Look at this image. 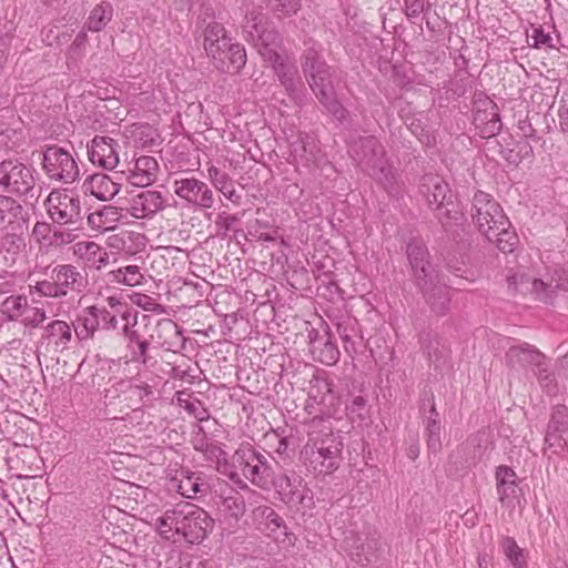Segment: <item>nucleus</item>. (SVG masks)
<instances>
[{
    "label": "nucleus",
    "instance_id": "f704fd0d",
    "mask_svg": "<svg viewBox=\"0 0 568 568\" xmlns=\"http://www.w3.org/2000/svg\"><path fill=\"white\" fill-rule=\"evenodd\" d=\"M549 446L564 445L568 443V408L564 405L556 406L552 410L551 418L548 423V428L545 437Z\"/></svg>",
    "mask_w": 568,
    "mask_h": 568
},
{
    "label": "nucleus",
    "instance_id": "58836bf2",
    "mask_svg": "<svg viewBox=\"0 0 568 568\" xmlns=\"http://www.w3.org/2000/svg\"><path fill=\"white\" fill-rule=\"evenodd\" d=\"M92 313L91 306L83 308L73 323L72 329L80 343L93 339L95 332L100 329L95 315Z\"/></svg>",
    "mask_w": 568,
    "mask_h": 568
},
{
    "label": "nucleus",
    "instance_id": "a19ab883",
    "mask_svg": "<svg viewBox=\"0 0 568 568\" xmlns=\"http://www.w3.org/2000/svg\"><path fill=\"white\" fill-rule=\"evenodd\" d=\"M113 14V6L109 1H101L90 11L84 28L91 32H100L111 22Z\"/></svg>",
    "mask_w": 568,
    "mask_h": 568
},
{
    "label": "nucleus",
    "instance_id": "72a5a7b5",
    "mask_svg": "<svg viewBox=\"0 0 568 568\" xmlns=\"http://www.w3.org/2000/svg\"><path fill=\"white\" fill-rule=\"evenodd\" d=\"M250 41L254 43L258 53L266 62L278 61L282 48V37L275 29H263Z\"/></svg>",
    "mask_w": 568,
    "mask_h": 568
},
{
    "label": "nucleus",
    "instance_id": "9d476101",
    "mask_svg": "<svg viewBox=\"0 0 568 568\" xmlns=\"http://www.w3.org/2000/svg\"><path fill=\"white\" fill-rule=\"evenodd\" d=\"M44 206L53 224L75 225L82 221L80 199L67 190H52L44 202Z\"/></svg>",
    "mask_w": 568,
    "mask_h": 568
},
{
    "label": "nucleus",
    "instance_id": "dca6fc26",
    "mask_svg": "<svg viewBox=\"0 0 568 568\" xmlns=\"http://www.w3.org/2000/svg\"><path fill=\"white\" fill-rule=\"evenodd\" d=\"M170 491H176L184 498H201L210 490L207 476L202 471L181 468L168 483Z\"/></svg>",
    "mask_w": 568,
    "mask_h": 568
},
{
    "label": "nucleus",
    "instance_id": "0e129e2a",
    "mask_svg": "<svg viewBox=\"0 0 568 568\" xmlns=\"http://www.w3.org/2000/svg\"><path fill=\"white\" fill-rule=\"evenodd\" d=\"M179 404L199 422H204L210 418L209 410L204 407V404L200 399H183L181 395L178 396Z\"/></svg>",
    "mask_w": 568,
    "mask_h": 568
},
{
    "label": "nucleus",
    "instance_id": "b1692460",
    "mask_svg": "<svg viewBox=\"0 0 568 568\" xmlns=\"http://www.w3.org/2000/svg\"><path fill=\"white\" fill-rule=\"evenodd\" d=\"M197 26L203 28V48L207 57L210 59H220L231 40L224 26L214 20L205 23V19H201Z\"/></svg>",
    "mask_w": 568,
    "mask_h": 568
},
{
    "label": "nucleus",
    "instance_id": "f257e3e1",
    "mask_svg": "<svg viewBox=\"0 0 568 568\" xmlns=\"http://www.w3.org/2000/svg\"><path fill=\"white\" fill-rule=\"evenodd\" d=\"M306 442L301 449V460L315 476H326L338 469L344 444L333 430L332 422L314 416L303 423Z\"/></svg>",
    "mask_w": 568,
    "mask_h": 568
},
{
    "label": "nucleus",
    "instance_id": "2f4dec72",
    "mask_svg": "<svg viewBox=\"0 0 568 568\" xmlns=\"http://www.w3.org/2000/svg\"><path fill=\"white\" fill-rule=\"evenodd\" d=\"M159 163L150 155H142L129 169V182L134 186L145 187L154 183L159 174Z\"/></svg>",
    "mask_w": 568,
    "mask_h": 568
},
{
    "label": "nucleus",
    "instance_id": "f03ea898",
    "mask_svg": "<svg viewBox=\"0 0 568 568\" xmlns=\"http://www.w3.org/2000/svg\"><path fill=\"white\" fill-rule=\"evenodd\" d=\"M159 535L168 540L182 537L190 544L202 542L213 529L214 520L207 511L191 503H180L155 518Z\"/></svg>",
    "mask_w": 568,
    "mask_h": 568
},
{
    "label": "nucleus",
    "instance_id": "cd10ccee",
    "mask_svg": "<svg viewBox=\"0 0 568 568\" xmlns=\"http://www.w3.org/2000/svg\"><path fill=\"white\" fill-rule=\"evenodd\" d=\"M418 343L423 355L436 367L444 364L449 355V347L437 333L425 328L419 333Z\"/></svg>",
    "mask_w": 568,
    "mask_h": 568
},
{
    "label": "nucleus",
    "instance_id": "603ef678",
    "mask_svg": "<svg viewBox=\"0 0 568 568\" xmlns=\"http://www.w3.org/2000/svg\"><path fill=\"white\" fill-rule=\"evenodd\" d=\"M53 226L52 236H50L49 246L61 247L74 242L79 237L80 224Z\"/></svg>",
    "mask_w": 568,
    "mask_h": 568
},
{
    "label": "nucleus",
    "instance_id": "39448f33",
    "mask_svg": "<svg viewBox=\"0 0 568 568\" xmlns=\"http://www.w3.org/2000/svg\"><path fill=\"white\" fill-rule=\"evenodd\" d=\"M124 324L121 328L125 339L126 351L130 353L131 361L140 364H146L150 361L149 349L154 341L153 321L149 315L139 316V312L124 315Z\"/></svg>",
    "mask_w": 568,
    "mask_h": 568
},
{
    "label": "nucleus",
    "instance_id": "6ab92c4d",
    "mask_svg": "<svg viewBox=\"0 0 568 568\" xmlns=\"http://www.w3.org/2000/svg\"><path fill=\"white\" fill-rule=\"evenodd\" d=\"M118 141L109 136H94L88 145V158L93 165L113 170L119 164Z\"/></svg>",
    "mask_w": 568,
    "mask_h": 568
},
{
    "label": "nucleus",
    "instance_id": "8fccbe9b",
    "mask_svg": "<svg viewBox=\"0 0 568 568\" xmlns=\"http://www.w3.org/2000/svg\"><path fill=\"white\" fill-rule=\"evenodd\" d=\"M559 85L558 80H552L546 87H538V90L532 94V100L539 104L540 110L548 111L554 106L556 95L559 92Z\"/></svg>",
    "mask_w": 568,
    "mask_h": 568
},
{
    "label": "nucleus",
    "instance_id": "f8f14e48",
    "mask_svg": "<svg viewBox=\"0 0 568 568\" xmlns=\"http://www.w3.org/2000/svg\"><path fill=\"white\" fill-rule=\"evenodd\" d=\"M75 336L72 325L63 320H51L44 326L37 342V353L57 355L71 348Z\"/></svg>",
    "mask_w": 568,
    "mask_h": 568
},
{
    "label": "nucleus",
    "instance_id": "bf43d9fd",
    "mask_svg": "<svg viewBox=\"0 0 568 568\" xmlns=\"http://www.w3.org/2000/svg\"><path fill=\"white\" fill-rule=\"evenodd\" d=\"M131 134L134 141L142 148L155 145L159 139L158 131L149 124H134Z\"/></svg>",
    "mask_w": 568,
    "mask_h": 568
},
{
    "label": "nucleus",
    "instance_id": "338daca9",
    "mask_svg": "<svg viewBox=\"0 0 568 568\" xmlns=\"http://www.w3.org/2000/svg\"><path fill=\"white\" fill-rule=\"evenodd\" d=\"M555 287L552 285V282L550 284L545 283L542 280L529 278V284L526 287V291H530L531 294L535 295L537 300L548 302V300L551 297L549 292L551 288Z\"/></svg>",
    "mask_w": 568,
    "mask_h": 568
},
{
    "label": "nucleus",
    "instance_id": "4c0bfd02",
    "mask_svg": "<svg viewBox=\"0 0 568 568\" xmlns=\"http://www.w3.org/2000/svg\"><path fill=\"white\" fill-rule=\"evenodd\" d=\"M211 60L217 69L240 71L246 63V52L242 44L233 43L231 39L220 59Z\"/></svg>",
    "mask_w": 568,
    "mask_h": 568
},
{
    "label": "nucleus",
    "instance_id": "ea45409f",
    "mask_svg": "<svg viewBox=\"0 0 568 568\" xmlns=\"http://www.w3.org/2000/svg\"><path fill=\"white\" fill-rule=\"evenodd\" d=\"M207 175L212 185L221 192L227 200L234 204H239L241 195L236 192L231 176L226 172H222L215 165L207 169Z\"/></svg>",
    "mask_w": 568,
    "mask_h": 568
},
{
    "label": "nucleus",
    "instance_id": "c9c22d12",
    "mask_svg": "<svg viewBox=\"0 0 568 568\" xmlns=\"http://www.w3.org/2000/svg\"><path fill=\"white\" fill-rule=\"evenodd\" d=\"M73 254L87 266L100 270L108 265L109 254L93 241H80L73 246Z\"/></svg>",
    "mask_w": 568,
    "mask_h": 568
},
{
    "label": "nucleus",
    "instance_id": "680f3d73",
    "mask_svg": "<svg viewBox=\"0 0 568 568\" xmlns=\"http://www.w3.org/2000/svg\"><path fill=\"white\" fill-rule=\"evenodd\" d=\"M91 307L100 329L114 331L118 328L119 315L116 313L109 311L105 306L91 305Z\"/></svg>",
    "mask_w": 568,
    "mask_h": 568
},
{
    "label": "nucleus",
    "instance_id": "9b49d317",
    "mask_svg": "<svg viewBox=\"0 0 568 568\" xmlns=\"http://www.w3.org/2000/svg\"><path fill=\"white\" fill-rule=\"evenodd\" d=\"M301 65L304 77L315 95L334 88L331 67L323 58L320 47L313 44L306 48L302 54Z\"/></svg>",
    "mask_w": 568,
    "mask_h": 568
},
{
    "label": "nucleus",
    "instance_id": "c85d7f7f",
    "mask_svg": "<svg viewBox=\"0 0 568 568\" xmlns=\"http://www.w3.org/2000/svg\"><path fill=\"white\" fill-rule=\"evenodd\" d=\"M146 244L144 234L134 231L123 230L106 239V246L118 254L133 256L141 252Z\"/></svg>",
    "mask_w": 568,
    "mask_h": 568
},
{
    "label": "nucleus",
    "instance_id": "79ce46f5",
    "mask_svg": "<svg viewBox=\"0 0 568 568\" xmlns=\"http://www.w3.org/2000/svg\"><path fill=\"white\" fill-rule=\"evenodd\" d=\"M106 276L110 283L131 287L142 285L145 281L144 274L138 265L121 266L110 271Z\"/></svg>",
    "mask_w": 568,
    "mask_h": 568
},
{
    "label": "nucleus",
    "instance_id": "e2e57ef3",
    "mask_svg": "<svg viewBox=\"0 0 568 568\" xmlns=\"http://www.w3.org/2000/svg\"><path fill=\"white\" fill-rule=\"evenodd\" d=\"M264 28V16L260 10H252L245 17V23L243 26L244 32L247 34V40L256 37V34Z\"/></svg>",
    "mask_w": 568,
    "mask_h": 568
},
{
    "label": "nucleus",
    "instance_id": "20e7f679",
    "mask_svg": "<svg viewBox=\"0 0 568 568\" xmlns=\"http://www.w3.org/2000/svg\"><path fill=\"white\" fill-rule=\"evenodd\" d=\"M87 285V275L78 266L58 264L51 270L49 278L36 282L30 286V292L41 297L61 300L72 293H82Z\"/></svg>",
    "mask_w": 568,
    "mask_h": 568
},
{
    "label": "nucleus",
    "instance_id": "2eb2a0df",
    "mask_svg": "<svg viewBox=\"0 0 568 568\" xmlns=\"http://www.w3.org/2000/svg\"><path fill=\"white\" fill-rule=\"evenodd\" d=\"M253 521L256 528L274 539L277 544L292 546L295 535L287 531L283 518L270 506H258L253 509Z\"/></svg>",
    "mask_w": 568,
    "mask_h": 568
},
{
    "label": "nucleus",
    "instance_id": "473e14b6",
    "mask_svg": "<svg viewBox=\"0 0 568 568\" xmlns=\"http://www.w3.org/2000/svg\"><path fill=\"white\" fill-rule=\"evenodd\" d=\"M159 332V344L166 351L178 353L185 347L186 337L183 335L181 327L170 318L159 320L155 324Z\"/></svg>",
    "mask_w": 568,
    "mask_h": 568
},
{
    "label": "nucleus",
    "instance_id": "7ed1b4c3",
    "mask_svg": "<svg viewBox=\"0 0 568 568\" xmlns=\"http://www.w3.org/2000/svg\"><path fill=\"white\" fill-rule=\"evenodd\" d=\"M348 152L389 195H397L400 192L399 175L376 136L359 138L349 146Z\"/></svg>",
    "mask_w": 568,
    "mask_h": 568
},
{
    "label": "nucleus",
    "instance_id": "412c9836",
    "mask_svg": "<svg viewBox=\"0 0 568 568\" xmlns=\"http://www.w3.org/2000/svg\"><path fill=\"white\" fill-rule=\"evenodd\" d=\"M166 206L163 194L155 190H145L129 201L126 212L134 219H150Z\"/></svg>",
    "mask_w": 568,
    "mask_h": 568
},
{
    "label": "nucleus",
    "instance_id": "423d86ee",
    "mask_svg": "<svg viewBox=\"0 0 568 568\" xmlns=\"http://www.w3.org/2000/svg\"><path fill=\"white\" fill-rule=\"evenodd\" d=\"M233 459L244 478L252 485L261 489H267L271 486L274 477L271 462L274 458L270 453H262L247 444L235 450Z\"/></svg>",
    "mask_w": 568,
    "mask_h": 568
},
{
    "label": "nucleus",
    "instance_id": "4468645a",
    "mask_svg": "<svg viewBox=\"0 0 568 568\" xmlns=\"http://www.w3.org/2000/svg\"><path fill=\"white\" fill-rule=\"evenodd\" d=\"M174 193L189 205L209 210L214 205V193L202 180L194 176H181L173 182Z\"/></svg>",
    "mask_w": 568,
    "mask_h": 568
},
{
    "label": "nucleus",
    "instance_id": "bb28decb",
    "mask_svg": "<svg viewBox=\"0 0 568 568\" xmlns=\"http://www.w3.org/2000/svg\"><path fill=\"white\" fill-rule=\"evenodd\" d=\"M417 286L422 291L432 312L437 315H444L448 311L450 303L449 287L439 282L438 275L428 278L425 286Z\"/></svg>",
    "mask_w": 568,
    "mask_h": 568
},
{
    "label": "nucleus",
    "instance_id": "c03bdc74",
    "mask_svg": "<svg viewBox=\"0 0 568 568\" xmlns=\"http://www.w3.org/2000/svg\"><path fill=\"white\" fill-rule=\"evenodd\" d=\"M337 333L343 342L345 352L353 356L357 353L356 337L358 336V323L355 318L346 317L336 324Z\"/></svg>",
    "mask_w": 568,
    "mask_h": 568
},
{
    "label": "nucleus",
    "instance_id": "6e6552de",
    "mask_svg": "<svg viewBox=\"0 0 568 568\" xmlns=\"http://www.w3.org/2000/svg\"><path fill=\"white\" fill-rule=\"evenodd\" d=\"M34 169L19 160L0 162V185L8 193L17 196L34 197Z\"/></svg>",
    "mask_w": 568,
    "mask_h": 568
},
{
    "label": "nucleus",
    "instance_id": "f3484780",
    "mask_svg": "<svg viewBox=\"0 0 568 568\" xmlns=\"http://www.w3.org/2000/svg\"><path fill=\"white\" fill-rule=\"evenodd\" d=\"M547 358L535 345L520 342L508 347L505 364L513 371L532 373Z\"/></svg>",
    "mask_w": 568,
    "mask_h": 568
},
{
    "label": "nucleus",
    "instance_id": "5fc2aeb1",
    "mask_svg": "<svg viewBox=\"0 0 568 568\" xmlns=\"http://www.w3.org/2000/svg\"><path fill=\"white\" fill-rule=\"evenodd\" d=\"M28 307L24 295H10L2 303V313L9 321H18Z\"/></svg>",
    "mask_w": 568,
    "mask_h": 568
},
{
    "label": "nucleus",
    "instance_id": "393cba45",
    "mask_svg": "<svg viewBox=\"0 0 568 568\" xmlns=\"http://www.w3.org/2000/svg\"><path fill=\"white\" fill-rule=\"evenodd\" d=\"M217 509L221 521L230 528L235 527L246 511L244 497L237 490L230 488L220 495Z\"/></svg>",
    "mask_w": 568,
    "mask_h": 568
},
{
    "label": "nucleus",
    "instance_id": "a18cd8bd",
    "mask_svg": "<svg viewBox=\"0 0 568 568\" xmlns=\"http://www.w3.org/2000/svg\"><path fill=\"white\" fill-rule=\"evenodd\" d=\"M425 430L428 452L433 454L438 453L442 449L440 420L434 400L432 402Z\"/></svg>",
    "mask_w": 568,
    "mask_h": 568
},
{
    "label": "nucleus",
    "instance_id": "0eeeda50",
    "mask_svg": "<svg viewBox=\"0 0 568 568\" xmlns=\"http://www.w3.org/2000/svg\"><path fill=\"white\" fill-rule=\"evenodd\" d=\"M470 215L477 230L485 236L490 235L493 231L510 226L500 204L484 191L475 193Z\"/></svg>",
    "mask_w": 568,
    "mask_h": 568
},
{
    "label": "nucleus",
    "instance_id": "de8ad7c7",
    "mask_svg": "<svg viewBox=\"0 0 568 568\" xmlns=\"http://www.w3.org/2000/svg\"><path fill=\"white\" fill-rule=\"evenodd\" d=\"M320 103L326 109V111L334 116L338 122H344L347 116V110L336 99L334 88L326 91H322L315 95Z\"/></svg>",
    "mask_w": 568,
    "mask_h": 568
},
{
    "label": "nucleus",
    "instance_id": "7c9ffc66",
    "mask_svg": "<svg viewBox=\"0 0 568 568\" xmlns=\"http://www.w3.org/2000/svg\"><path fill=\"white\" fill-rule=\"evenodd\" d=\"M291 156L297 165L308 166L318 152L315 139L306 132H298L290 140Z\"/></svg>",
    "mask_w": 568,
    "mask_h": 568
},
{
    "label": "nucleus",
    "instance_id": "052dcab7",
    "mask_svg": "<svg viewBox=\"0 0 568 568\" xmlns=\"http://www.w3.org/2000/svg\"><path fill=\"white\" fill-rule=\"evenodd\" d=\"M430 8L428 0H403V12L412 23L425 16Z\"/></svg>",
    "mask_w": 568,
    "mask_h": 568
},
{
    "label": "nucleus",
    "instance_id": "13d9d810",
    "mask_svg": "<svg viewBox=\"0 0 568 568\" xmlns=\"http://www.w3.org/2000/svg\"><path fill=\"white\" fill-rule=\"evenodd\" d=\"M268 8L278 19L291 18L302 8V0H268Z\"/></svg>",
    "mask_w": 568,
    "mask_h": 568
},
{
    "label": "nucleus",
    "instance_id": "a878e982",
    "mask_svg": "<svg viewBox=\"0 0 568 568\" xmlns=\"http://www.w3.org/2000/svg\"><path fill=\"white\" fill-rule=\"evenodd\" d=\"M81 190L85 195H92L100 201H110L120 192L121 184L108 174L94 173L84 179Z\"/></svg>",
    "mask_w": 568,
    "mask_h": 568
},
{
    "label": "nucleus",
    "instance_id": "6e6d98bb",
    "mask_svg": "<svg viewBox=\"0 0 568 568\" xmlns=\"http://www.w3.org/2000/svg\"><path fill=\"white\" fill-rule=\"evenodd\" d=\"M22 205L9 195H0V226L11 224L22 213Z\"/></svg>",
    "mask_w": 568,
    "mask_h": 568
},
{
    "label": "nucleus",
    "instance_id": "aec40b11",
    "mask_svg": "<svg viewBox=\"0 0 568 568\" xmlns=\"http://www.w3.org/2000/svg\"><path fill=\"white\" fill-rule=\"evenodd\" d=\"M407 258L412 268L414 283L425 286L428 278L437 275L429 263L427 247L419 241H412L406 248Z\"/></svg>",
    "mask_w": 568,
    "mask_h": 568
},
{
    "label": "nucleus",
    "instance_id": "49530a36",
    "mask_svg": "<svg viewBox=\"0 0 568 568\" xmlns=\"http://www.w3.org/2000/svg\"><path fill=\"white\" fill-rule=\"evenodd\" d=\"M499 546L513 568H528L525 550L518 546L515 538L504 536Z\"/></svg>",
    "mask_w": 568,
    "mask_h": 568
},
{
    "label": "nucleus",
    "instance_id": "69168bd1",
    "mask_svg": "<svg viewBox=\"0 0 568 568\" xmlns=\"http://www.w3.org/2000/svg\"><path fill=\"white\" fill-rule=\"evenodd\" d=\"M132 302L148 312H153L156 314H162L165 312V308L162 304L158 303L155 298L146 294H134Z\"/></svg>",
    "mask_w": 568,
    "mask_h": 568
},
{
    "label": "nucleus",
    "instance_id": "c756f323",
    "mask_svg": "<svg viewBox=\"0 0 568 568\" xmlns=\"http://www.w3.org/2000/svg\"><path fill=\"white\" fill-rule=\"evenodd\" d=\"M310 352L313 358L324 365H335L339 359V349L337 345L331 341V335L325 332L323 336H318L315 331L310 332Z\"/></svg>",
    "mask_w": 568,
    "mask_h": 568
},
{
    "label": "nucleus",
    "instance_id": "a211bd4d",
    "mask_svg": "<svg viewBox=\"0 0 568 568\" xmlns=\"http://www.w3.org/2000/svg\"><path fill=\"white\" fill-rule=\"evenodd\" d=\"M474 124L484 139L497 135L501 129V121L497 104L486 98L476 102L474 112Z\"/></svg>",
    "mask_w": 568,
    "mask_h": 568
},
{
    "label": "nucleus",
    "instance_id": "774afa93",
    "mask_svg": "<svg viewBox=\"0 0 568 568\" xmlns=\"http://www.w3.org/2000/svg\"><path fill=\"white\" fill-rule=\"evenodd\" d=\"M47 318V312L43 307H32L29 313L21 320V322L26 327L29 328H42Z\"/></svg>",
    "mask_w": 568,
    "mask_h": 568
},
{
    "label": "nucleus",
    "instance_id": "4be33fe9",
    "mask_svg": "<svg viewBox=\"0 0 568 568\" xmlns=\"http://www.w3.org/2000/svg\"><path fill=\"white\" fill-rule=\"evenodd\" d=\"M418 189L432 210L440 211L445 207L447 199L450 197L448 183L437 174L423 175Z\"/></svg>",
    "mask_w": 568,
    "mask_h": 568
},
{
    "label": "nucleus",
    "instance_id": "1a4fd4ad",
    "mask_svg": "<svg viewBox=\"0 0 568 568\" xmlns=\"http://www.w3.org/2000/svg\"><path fill=\"white\" fill-rule=\"evenodd\" d=\"M42 170L45 175L63 184L73 183L80 174L73 155L59 145H47L42 152Z\"/></svg>",
    "mask_w": 568,
    "mask_h": 568
},
{
    "label": "nucleus",
    "instance_id": "5701e85b",
    "mask_svg": "<svg viewBox=\"0 0 568 568\" xmlns=\"http://www.w3.org/2000/svg\"><path fill=\"white\" fill-rule=\"evenodd\" d=\"M495 479L498 500L506 507H515L520 490L516 471L507 465H500L496 467Z\"/></svg>",
    "mask_w": 568,
    "mask_h": 568
},
{
    "label": "nucleus",
    "instance_id": "09e8293b",
    "mask_svg": "<svg viewBox=\"0 0 568 568\" xmlns=\"http://www.w3.org/2000/svg\"><path fill=\"white\" fill-rule=\"evenodd\" d=\"M26 248V241L22 233L6 231L0 234V252H6L14 258Z\"/></svg>",
    "mask_w": 568,
    "mask_h": 568
},
{
    "label": "nucleus",
    "instance_id": "e433bc0d",
    "mask_svg": "<svg viewBox=\"0 0 568 568\" xmlns=\"http://www.w3.org/2000/svg\"><path fill=\"white\" fill-rule=\"evenodd\" d=\"M122 209L113 205H104L99 211L88 215V225L99 232L113 230L122 219Z\"/></svg>",
    "mask_w": 568,
    "mask_h": 568
},
{
    "label": "nucleus",
    "instance_id": "ddd939ff",
    "mask_svg": "<svg viewBox=\"0 0 568 568\" xmlns=\"http://www.w3.org/2000/svg\"><path fill=\"white\" fill-rule=\"evenodd\" d=\"M286 504L302 505L311 508L314 506L313 493L304 484L303 478L294 470L285 471L273 477L271 483Z\"/></svg>",
    "mask_w": 568,
    "mask_h": 568
},
{
    "label": "nucleus",
    "instance_id": "3c124183",
    "mask_svg": "<svg viewBox=\"0 0 568 568\" xmlns=\"http://www.w3.org/2000/svg\"><path fill=\"white\" fill-rule=\"evenodd\" d=\"M486 239L494 242L497 248L504 253L513 252L518 243V236L510 230V226H506L505 230L493 231Z\"/></svg>",
    "mask_w": 568,
    "mask_h": 568
},
{
    "label": "nucleus",
    "instance_id": "37998d69",
    "mask_svg": "<svg viewBox=\"0 0 568 568\" xmlns=\"http://www.w3.org/2000/svg\"><path fill=\"white\" fill-rule=\"evenodd\" d=\"M274 69L280 82L285 88L286 92L296 98L298 92L297 70L294 65H288L284 61V57H280L276 62H268Z\"/></svg>",
    "mask_w": 568,
    "mask_h": 568
},
{
    "label": "nucleus",
    "instance_id": "864d4df0",
    "mask_svg": "<svg viewBox=\"0 0 568 568\" xmlns=\"http://www.w3.org/2000/svg\"><path fill=\"white\" fill-rule=\"evenodd\" d=\"M532 375L539 382L541 388L549 395L557 393V382L554 372L551 371V361L545 359L540 366H538Z\"/></svg>",
    "mask_w": 568,
    "mask_h": 568
},
{
    "label": "nucleus",
    "instance_id": "4d7b16f0",
    "mask_svg": "<svg viewBox=\"0 0 568 568\" xmlns=\"http://www.w3.org/2000/svg\"><path fill=\"white\" fill-rule=\"evenodd\" d=\"M333 393V383L326 377L315 376L311 381L310 388V399L314 400L316 404L324 405L326 397H332Z\"/></svg>",
    "mask_w": 568,
    "mask_h": 568
}]
</instances>
